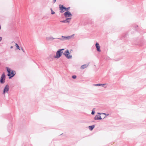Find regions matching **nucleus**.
<instances>
[{
  "label": "nucleus",
  "mask_w": 146,
  "mask_h": 146,
  "mask_svg": "<svg viewBox=\"0 0 146 146\" xmlns=\"http://www.w3.org/2000/svg\"><path fill=\"white\" fill-rule=\"evenodd\" d=\"M71 19V17H70V18H68V17L66 18V19L67 20V21H69L68 20H70Z\"/></svg>",
  "instance_id": "obj_29"
},
{
  "label": "nucleus",
  "mask_w": 146,
  "mask_h": 146,
  "mask_svg": "<svg viewBox=\"0 0 146 146\" xmlns=\"http://www.w3.org/2000/svg\"><path fill=\"white\" fill-rule=\"evenodd\" d=\"M46 40H50L51 41L52 40H53L54 39H56V38H53L52 36H50L49 37H47L46 38Z\"/></svg>",
  "instance_id": "obj_15"
},
{
  "label": "nucleus",
  "mask_w": 146,
  "mask_h": 146,
  "mask_svg": "<svg viewBox=\"0 0 146 146\" xmlns=\"http://www.w3.org/2000/svg\"><path fill=\"white\" fill-rule=\"evenodd\" d=\"M13 46H11V47H10V48H13Z\"/></svg>",
  "instance_id": "obj_37"
},
{
  "label": "nucleus",
  "mask_w": 146,
  "mask_h": 146,
  "mask_svg": "<svg viewBox=\"0 0 146 146\" xmlns=\"http://www.w3.org/2000/svg\"><path fill=\"white\" fill-rule=\"evenodd\" d=\"M1 27H0V30H1Z\"/></svg>",
  "instance_id": "obj_39"
},
{
  "label": "nucleus",
  "mask_w": 146,
  "mask_h": 146,
  "mask_svg": "<svg viewBox=\"0 0 146 146\" xmlns=\"http://www.w3.org/2000/svg\"><path fill=\"white\" fill-rule=\"evenodd\" d=\"M94 119L95 120H98V115H96V116L94 117Z\"/></svg>",
  "instance_id": "obj_23"
},
{
  "label": "nucleus",
  "mask_w": 146,
  "mask_h": 146,
  "mask_svg": "<svg viewBox=\"0 0 146 146\" xmlns=\"http://www.w3.org/2000/svg\"><path fill=\"white\" fill-rule=\"evenodd\" d=\"M64 15L66 18L71 17L72 16V15L70 11H66L64 13Z\"/></svg>",
  "instance_id": "obj_7"
},
{
  "label": "nucleus",
  "mask_w": 146,
  "mask_h": 146,
  "mask_svg": "<svg viewBox=\"0 0 146 146\" xmlns=\"http://www.w3.org/2000/svg\"><path fill=\"white\" fill-rule=\"evenodd\" d=\"M6 69L8 72L7 76H9V79H11L15 75V71L13 70H12L8 67H6Z\"/></svg>",
  "instance_id": "obj_1"
},
{
  "label": "nucleus",
  "mask_w": 146,
  "mask_h": 146,
  "mask_svg": "<svg viewBox=\"0 0 146 146\" xmlns=\"http://www.w3.org/2000/svg\"><path fill=\"white\" fill-rule=\"evenodd\" d=\"M77 77L76 76V75H73L72 76V78L73 79H75Z\"/></svg>",
  "instance_id": "obj_26"
},
{
  "label": "nucleus",
  "mask_w": 146,
  "mask_h": 146,
  "mask_svg": "<svg viewBox=\"0 0 146 146\" xmlns=\"http://www.w3.org/2000/svg\"><path fill=\"white\" fill-rule=\"evenodd\" d=\"M95 46L96 48L97 51L99 52H100L101 51V50L100 49V46L98 42H96Z\"/></svg>",
  "instance_id": "obj_8"
},
{
  "label": "nucleus",
  "mask_w": 146,
  "mask_h": 146,
  "mask_svg": "<svg viewBox=\"0 0 146 146\" xmlns=\"http://www.w3.org/2000/svg\"><path fill=\"white\" fill-rule=\"evenodd\" d=\"M59 6V9L60 10V12L61 13H62L65 11V7L63 5L60 4Z\"/></svg>",
  "instance_id": "obj_6"
},
{
  "label": "nucleus",
  "mask_w": 146,
  "mask_h": 146,
  "mask_svg": "<svg viewBox=\"0 0 146 146\" xmlns=\"http://www.w3.org/2000/svg\"><path fill=\"white\" fill-rule=\"evenodd\" d=\"M56 0H54L53 1V3H54L55 2Z\"/></svg>",
  "instance_id": "obj_32"
},
{
  "label": "nucleus",
  "mask_w": 146,
  "mask_h": 146,
  "mask_svg": "<svg viewBox=\"0 0 146 146\" xmlns=\"http://www.w3.org/2000/svg\"><path fill=\"white\" fill-rule=\"evenodd\" d=\"M8 126H9L8 129L9 130H11L12 128V122L11 121L10 122V123H9V124Z\"/></svg>",
  "instance_id": "obj_13"
},
{
  "label": "nucleus",
  "mask_w": 146,
  "mask_h": 146,
  "mask_svg": "<svg viewBox=\"0 0 146 146\" xmlns=\"http://www.w3.org/2000/svg\"><path fill=\"white\" fill-rule=\"evenodd\" d=\"M95 127V125H90L88 126V128L89 129L90 131H92L93 130V129Z\"/></svg>",
  "instance_id": "obj_16"
},
{
  "label": "nucleus",
  "mask_w": 146,
  "mask_h": 146,
  "mask_svg": "<svg viewBox=\"0 0 146 146\" xmlns=\"http://www.w3.org/2000/svg\"><path fill=\"white\" fill-rule=\"evenodd\" d=\"M1 77L5 79L6 76L4 72L2 74Z\"/></svg>",
  "instance_id": "obj_19"
},
{
  "label": "nucleus",
  "mask_w": 146,
  "mask_h": 146,
  "mask_svg": "<svg viewBox=\"0 0 146 146\" xmlns=\"http://www.w3.org/2000/svg\"><path fill=\"white\" fill-rule=\"evenodd\" d=\"M22 48V50L23 51V52H24V50H23V48Z\"/></svg>",
  "instance_id": "obj_36"
},
{
  "label": "nucleus",
  "mask_w": 146,
  "mask_h": 146,
  "mask_svg": "<svg viewBox=\"0 0 146 146\" xmlns=\"http://www.w3.org/2000/svg\"><path fill=\"white\" fill-rule=\"evenodd\" d=\"M97 113L98 114V115H105V116L104 117L103 119H104V118H105L106 116H108L109 115V114H108V113H100L98 112Z\"/></svg>",
  "instance_id": "obj_11"
},
{
  "label": "nucleus",
  "mask_w": 146,
  "mask_h": 146,
  "mask_svg": "<svg viewBox=\"0 0 146 146\" xmlns=\"http://www.w3.org/2000/svg\"><path fill=\"white\" fill-rule=\"evenodd\" d=\"M106 84H94V85L95 86H102V87H104V86Z\"/></svg>",
  "instance_id": "obj_12"
},
{
  "label": "nucleus",
  "mask_w": 146,
  "mask_h": 146,
  "mask_svg": "<svg viewBox=\"0 0 146 146\" xmlns=\"http://www.w3.org/2000/svg\"><path fill=\"white\" fill-rule=\"evenodd\" d=\"M74 34L73 35H71V36H72V37L73 36H74Z\"/></svg>",
  "instance_id": "obj_34"
},
{
  "label": "nucleus",
  "mask_w": 146,
  "mask_h": 146,
  "mask_svg": "<svg viewBox=\"0 0 146 146\" xmlns=\"http://www.w3.org/2000/svg\"><path fill=\"white\" fill-rule=\"evenodd\" d=\"M50 10L51 11V14L52 15H54L55 13V12L53 11L52 9L51 8H50Z\"/></svg>",
  "instance_id": "obj_25"
},
{
  "label": "nucleus",
  "mask_w": 146,
  "mask_h": 146,
  "mask_svg": "<svg viewBox=\"0 0 146 146\" xmlns=\"http://www.w3.org/2000/svg\"><path fill=\"white\" fill-rule=\"evenodd\" d=\"M67 36V40H69L72 37V36Z\"/></svg>",
  "instance_id": "obj_27"
},
{
  "label": "nucleus",
  "mask_w": 146,
  "mask_h": 146,
  "mask_svg": "<svg viewBox=\"0 0 146 146\" xmlns=\"http://www.w3.org/2000/svg\"><path fill=\"white\" fill-rule=\"evenodd\" d=\"M61 37L62 38H58V39L62 41L64 40H67V36H61Z\"/></svg>",
  "instance_id": "obj_9"
},
{
  "label": "nucleus",
  "mask_w": 146,
  "mask_h": 146,
  "mask_svg": "<svg viewBox=\"0 0 146 146\" xmlns=\"http://www.w3.org/2000/svg\"><path fill=\"white\" fill-rule=\"evenodd\" d=\"M63 135V133H62L60 135Z\"/></svg>",
  "instance_id": "obj_38"
},
{
  "label": "nucleus",
  "mask_w": 146,
  "mask_h": 146,
  "mask_svg": "<svg viewBox=\"0 0 146 146\" xmlns=\"http://www.w3.org/2000/svg\"><path fill=\"white\" fill-rule=\"evenodd\" d=\"M60 22L63 23H69L70 21H67V20L66 19L65 20L61 21Z\"/></svg>",
  "instance_id": "obj_17"
},
{
  "label": "nucleus",
  "mask_w": 146,
  "mask_h": 146,
  "mask_svg": "<svg viewBox=\"0 0 146 146\" xmlns=\"http://www.w3.org/2000/svg\"><path fill=\"white\" fill-rule=\"evenodd\" d=\"M89 65V64H86L82 65L80 67V69L82 70L84 69L85 68L87 67Z\"/></svg>",
  "instance_id": "obj_10"
},
{
  "label": "nucleus",
  "mask_w": 146,
  "mask_h": 146,
  "mask_svg": "<svg viewBox=\"0 0 146 146\" xmlns=\"http://www.w3.org/2000/svg\"><path fill=\"white\" fill-rule=\"evenodd\" d=\"M55 40H54V41L55 42H58L59 41L58 40V38H56V39H55Z\"/></svg>",
  "instance_id": "obj_30"
},
{
  "label": "nucleus",
  "mask_w": 146,
  "mask_h": 146,
  "mask_svg": "<svg viewBox=\"0 0 146 146\" xmlns=\"http://www.w3.org/2000/svg\"><path fill=\"white\" fill-rule=\"evenodd\" d=\"M2 39V37L1 36H0V42H1V41Z\"/></svg>",
  "instance_id": "obj_31"
},
{
  "label": "nucleus",
  "mask_w": 146,
  "mask_h": 146,
  "mask_svg": "<svg viewBox=\"0 0 146 146\" xmlns=\"http://www.w3.org/2000/svg\"><path fill=\"white\" fill-rule=\"evenodd\" d=\"M70 8V7H65V9L66 11H68L69 10Z\"/></svg>",
  "instance_id": "obj_22"
},
{
  "label": "nucleus",
  "mask_w": 146,
  "mask_h": 146,
  "mask_svg": "<svg viewBox=\"0 0 146 146\" xmlns=\"http://www.w3.org/2000/svg\"><path fill=\"white\" fill-rule=\"evenodd\" d=\"M64 50V49H59L56 52V55L54 56V57L57 59L60 58L62 56V54H63V50Z\"/></svg>",
  "instance_id": "obj_3"
},
{
  "label": "nucleus",
  "mask_w": 146,
  "mask_h": 146,
  "mask_svg": "<svg viewBox=\"0 0 146 146\" xmlns=\"http://www.w3.org/2000/svg\"><path fill=\"white\" fill-rule=\"evenodd\" d=\"M9 90V86L8 84L6 85L4 87L2 93L3 95H5L6 93L8 94Z\"/></svg>",
  "instance_id": "obj_5"
},
{
  "label": "nucleus",
  "mask_w": 146,
  "mask_h": 146,
  "mask_svg": "<svg viewBox=\"0 0 146 146\" xmlns=\"http://www.w3.org/2000/svg\"><path fill=\"white\" fill-rule=\"evenodd\" d=\"M72 50L71 49V50H70V52H70H70H72Z\"/></svg>",
  "instance_id": "obj_33"
},
{
  "label": "nucleus",
  "mask_w": 146,
  "mask_h": 146,
  "mask_svg": "<svg viewBox=\"0 0 146 146\" xmlns=\"http://www.w3.org/2000/svg\"><path fill=\"white\" fill-rule=\"evenodd\" d=\"M133 28L134 29V30H135V31H137L138 30L137 29V28L138 27V25H134V26H133Z\"/></svg>",
  "instance_id": "obj_18"
},
{
  "label": "nucleus",
  "mask_w": 146,
  "mask_h": 146,
  "mask_svg": "<svg viewBox=\"0 0 146 146\" xmlns=\"http://www.w3.org/2000/svg\"><path fill=\"white\" fill-rule=\"evenodd\" d=\"M5 79L1 77L0 79V82L1 84H3L5 83Z\"/></svg>",
  "instance_id": "obj_14"
},
{
  "label": "nucleus",
  "mask_w": 146,
  "mask_h": 146,
  "mask_svg": "<svg viewBox=\"0 0 146 146\" xmlns=\"http://www.w3.org/2000/svg\"><path fill=\"white\" fill-rule=\"evenodd\" d=\"M9 115V116H10V117L11 118H12V117L11 116V115H10L9 114V115Z\"/></svg>",
  "instance_id": "obj_35"
},
{
  "label": "nucleus",
  "mask_w": 146,
  "mask_h": 146,
  "mask_svg": "<svg viewBox=\"0 0 146 146\" xmlns=\"http://www.w3.org/2000/svg\"><path fill=\"white\" fill-rule=\"evenodd\" d=\"M15 46L17 48V49H19V50H20V47L19 45L17 43H16L15 44Z\"/></svg>",
  "instance_id": "obj_20"
},
{
  "label": "nucleus",
  "mask_w": 146,
  "mask_h": 146,
  "mask_svg": "<svg viewBox=\"0 0 146 146\" xmlns=\"http://www.w3.org/2000/svg\"><path fill=\"white\" fill-rule=\"evenodd\" d=\"M98 116H98V120H101L102 119V117H101V116L100 115H98Z\"/></svg>",
  "instance_id": "obj_28"
},
{
  "label": "nucleus",
  "mask_w": 146,
  "mask_h": 146,
  "mask_svg": "<svg viewBox=\"0 0 146 146\" xmlns=\"http://www.w3.org/2000/svg\"><path fill=\"white\" fill-rule=\"evenodd\" d=\"M145 42V40L143 38L141 39L139 38L137 39V40L135 41L134 43H133V44L135 45H137L139 46H141Z\"/></svg>",
  "instance_id": "obj_2"
},
{
  "label": "nucleus",
  "mask_w": 146,
  "mask_h": 146,
  "mask_svg": "<svg viewBox=\"0 0 146 146\" xmlns=\"http://www.w3.org/2000/svg\"><path fill=\"white\" fill-rule=\"evenodd\" d=\"M95 108H94L92 110V111L91 112V114L92 115H94L95 114Z\"/></svg>",
  "instance_id": "obj_21"
},
{
  "label": "nucleus",
  "mask_w": 146,
  "mask_h": 146,
  "mask_svg": "<svg viewBox=\"0 0 146 146\" xmlns=\"http://www.w3.org/2000/svg\"><path fill=\"white\" fill-rule=\"evenodd\" d=\"M70 53L69 50L67 49L63 53V55L65 56L67 59H71L72 58V56L70 55L69 54Z\"/></svg>",
  "instance_id": "obj_4"
},
{
  "label": "nucleus",
  "mask_w": 146,
  "mask_h": 146,
  "mask_svg": "<svg viewBox=\"0 0 146 146\" xmlns=\"http://www.w3.org/2000/svg\"><path fill=\"white\" fill-rule=\"evenodd\" d=\"M127 35V34H125V35H123L122 37H121V39H123V38H125V37H126Z\"/></svg>",
  "instance_id": "obj_24"
}]
</instances>
